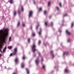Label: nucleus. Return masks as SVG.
Instances as JSON below:
<instances>
[{"mask_svg": "<svg viewBox=\"0 0 74 74\" xmlns=\"http://www.w3.org/2000/svg\"><path fill=\"white\" fill-rule=\"evenodd\" d=\"M8 29H5V32L2 30H0V51L2 52L1 50L3 47L1 44L3 43H5L6 37L8 34Z\"/></svg>", "mask_w": 74, "mask_h": 74, "instance_id": "1", "label": "nucleus"}, {"mask_svg": "<svg viewBox=\"0 0 74 74\" xmlns=\"http://www.w3.org/2000/svg\"><path fill=\"white\" fill-rule=\"evenodd\" d=\"M32 48L33 52H35L36 51H37V49H36V47H37V46L36 45V44L35 43L33 44L31 46Z\"/></svg>", "mask_w": 74, "mask_h": 74, "instance_id": "2", "label": "nucleus"}, {"mask_svg": "<svg viewBox=\"0 0 74 74\" xmlns=\"http://www.w3.org/2000/svg\"><path fill=\"white\" fill-rule=\"evenodd\" d=\"M14 52L12 54L11 53L10 54V56H12V55H15L16 54V53L17 52V48H15L14 49Z\"/></svg>", "mask_w": 74, "mask_h": 74, "instance_id": "3", "label": "nucleus"}, {"mask_svg": "<svg viewBox=\"0 0 74 74\" xmlns=\"http://www.w3.org/2000/svg\"><path fill=\"white\" fill-rule=\"evenodd\" d=\"M39 62L40 60H39V57H37V59H36L35 61L36 63L37 66H38V65Z\"/></svg>", "mask_w": 74, "mask_h": 74, "instance_id": "4", "label": "nucleus"}, {"mask_svg": "<svg viewBox=\"0 0 74 74\" xmlns=\"http://www.w3.org/2000/svg\"><path fill=\"white\" fill-rule=\"evenodd\" d=\"M53 51H51L50 53L51 55V56H52L53 58H55V55L53 54Z\"/></svg>", "mask_w": 74, "mask_h": 74, "instance_id": "5", "label": "nucleus"}, {"mask_svg": "<svg viewBox=\"0 0 74 74\" xmlns=\"http://www.w3.org/2000/svg\"><path fill=\"white\" fill-rule=\"evenodd\" d=\"M33 11H30L29 12V18H30L32 16V14H33Z\"/></svg>", "mask_w": 74, "mask_h": 74, "instance_id": "6", "label": "nucleus"}, {"mask_svg": "<svg viewBox=\"0 0 74 74\" xmlns=\"http://www.w3.org/2000/svg\"><path fill=\"white\" fill-rule=\"evenodd\" d=\"M66 33L67 34L69 35V36H70V34H71L70 33V32H69V31L68 30H66Z\"/></svg>", "mask_w": 74, "mask_h": 74, "instance_id": "7", "label": "nucleus"}, {"mask_svg": "<svg viewBox=\"0 0 74 74\" xmlns=\"http://www.w3.org/2000/svg\"><path fill=\"white\" fill-rule=\"evenodd\" d=\"M25 66V65L23 63H22L21 64V66L22 68H24V66Z\"/></svg>", "mask_w": 74, "mask_h": 74, "instance_id": "8", "label": "nucleus"}, {"mask_svg": "<svg viewBox=\"0 0 74 74\" xmlns=\"http://www.w3.org/2000/svg\"><path fill=\"white\" fill-rule=\"evenodd\" d=\"M18 59L17 58H16L15 60V62L16 63H18Z\"/></svg>", "mask_w": 74, "mask_h": 74, "instance_id": "9", "label": "nucleus"}, {"mask_svg": "<svg viewBox=\"0 0 74 74\" xmlns=\"http://www.w3.org/2000/svg\"><path fill=\"white\" fill-rule=\"evenodd\" d=\"M26 70L27 72V74H29V69L26 68Z\"/></svg>", "mask_w": 74, "mask_h": 74, "instance_id": "10", "label": "nucleus"}, {"mask_svg": "<svg viewBox=\"0 0 74 74\" xmlns=\"http://www.w3.org/2000/svg\"><path fill=\"white\" fill-rule=\"evenodd\" d=\"M10 4H13V3H14V1H13V0H10Z\"/></svg>", "mask_w": 74, "mask_h": 74, "instance_id": "11", "label": "nucleus"}, {"mask_svg": "<svg viewBox=\"0 0 74 74\" xmlns=\"http://www.w3.org/2000/svg\"><path fill=\"white\" fill-rule=\"evenodd\" d=\"M69 54V52H64V55H68Z\"/></svg>", "mask_w": 74, "mask_h": 74, "instance_id": "12", "label": "nucleus"}, {"mask_svg": "<svg viewBox=\"0 0 74 74\" xmlns=\"http://www.w3.org/2000/svg\"><path fill=\"white\" fill-rule=\"evenodd\" d=\"M6 49H7V47H5L3 50V52H5V50H6Z\"/></svg>", "mask_w": 74, "mask_h": 74, "instance_id": "13", "label": "nucleus"}, {"mask_svg": "<svg viewBox=\"0 0 74 74\" xmlns=\"http://www.w3.org/2000/svg\"><path fill=\"white\" fill-rule=\"evenodd\" d=\"M65 73H69V70L67 69H65Z\"/></svg>", "mask_w": 74, "mask_h": 74, "instance_id": "14", "label": "nucleus"}, {"mask_svg": "<svg viewBox=\"0 0 74 74\" xmlns=\"http://www.w3.org/2000/svg\"><path fill=\"white\" fill-rule=\"evenodd\" d=\"M44 14L45 15H47V12L46 10H45L44 11Z\"/></svg>", "mask_w": 74, "mask_h": 74, "instance_id": "15", "label": "nucleus"}, {"mask_svg": "<svg viewBox=\"0 0 74 74\" xmlns=\"http://www.w3.org/2000/svg\"><path fill=\"white\" fill-rule=\"evenodd\" d=\"M45 25L46 26H47V25H48V22H45Z\"/></svg>", "mask_w": 74, "mask_h": 74, "instance_id": "16", "label": "nucleus"}, {"mask_svg": "<svg viewBox=\"0 0 74 74\" xmlns=\"http://www.w3.org/2000/svg\"><path fill=\"white\" fill-rule=\"evenodd\" d=\"M16 12L15 11H14V16H16Z\"/></svg>", "mask_w": 74, "mask_h": 74, "instance_id": "17", "label": "nucleus"}, {"mask_svg": "<svg viewBox=\"0 0 74 74\" xmlns=\"http://www.w3.org/2000/svg\"><path fill=\"white\" fill-rule=\"evenodd\" d=\"M32 36H33V37H35V36H36V34H35V33H33L32 34Z\"/></svg>", "mask_w": 74, "mask_h": 74, "instance_id": "18", "label": "nucleus"}, {"mask_svg": "<svg viewBox=\"0 0 74 74\" xmlns=\"http://www.w3.org/2000/svg\"><path fill=\"white\" fill-rule=\"evenodd\" d=\"M40 31L39 33V35H40L41 34V29H40Z\"/></svg>", "mask_w": 74, "mask_h": 74, "instance_id": "19", "label": "nucleus"}, {"mask_svg": "<svg viewBox=\"0 0 74 74\" xmlns=\"http://www.w3.org/2000/svg\"><path fill=\"white\" fill-rule=\"evenodd\" d=\"M42 68L43 69H45V65H43Z\"/></svg>", "mask_w": 74, "mask_h": 74, "instance_id": "20", "label": "nucleus"}, {"mask_svg": "<svg viewBox=\"0 0 74 74\" xmlns=\"http://www.w3.org/2000/svg\"><path fill=\"white\" fill-rule=\"evenodd\" d=\"M28 42H30V38H28Z\"/></svg>", "mask_w": 74, "mask_h": 74, "instance_id": "21", "label": "nucleus"}, {"mask_svg": "<svg viewBox=\"0 0 74 74\" xmlns=\"http://www.w3.org/2000/svg\"><path fill=\"white\" fill-rule=\"evenodd\" d=\"M20 25V21H18V24H17V26H19V25Z\"/></svg>", "mask_w": 74, "mask_h": 74, "instance_id": "22", "label": "nucleus"}, {"mask_svg": "<svg viewBox=\"0 0 74 74\" xmlns=\"http://www.w3.org/2000/svg\"><path fill=\"white\" fill-rule=\"evenodd\" d=\"M25 59H26V57H25V56H23V60H25Z\"/></svg>", "mask_w": 74, "mask_h": 74, "instance_id": "23", "label": "nucleus"}, {"mask_svg": "<svg viewBox=\"0 0 74 74\" xmlns=\"http://www.w3.org/2000/svg\"><path fill=\"white\" fill-rule=\"evenodd\" d=\"M50 4H51V2L49 1L48 3V6H49V5H50Z\"/></svg>", "mask_w": 74, "mask_h": 74, "instance_id": "24", "label": "nucleus"}, {"mask_svg": "<svg viewBox=\"0 0 74 74\" xmlns=\"http://www.w3.org/2000/svg\"><path fill=\"white\" fill-rule=\"evenodd\" d=\"M74 26V23H72L71 24V27H73V26Z\"/></svg>", "mask_w": 74, "mask_h": 74, "instance_id": "25", "label": "nucleus"}, {"mask_svg": "<svg viewBox=\"0 0 74 74\" xmlns=\"http://www.w3.org/2000/svg\"><path fill=\"white\" fill-rule=\"evenodd\" d=\"M40 43H41V40H39V41L38 44L39 45H40Z\"/></svg>", "mask_w": 74, "mask_h": 74, "instance_id": "26", "label": "nucleus"}, {"mask_svg": "<svg viewBox=\"0 0 74 74\" xmlns=\"http://www.w3.org/2000/svg\"><path fill=\"white\" fill-rule=\"evenodd\" d=\"M21 10L22 11H23V8L22 6L21 7Z\"/></svg>", "mask_w": 74, "mask_h": 74, "instance_id": "27", "label": "nucleus"}, {"mask_svg": "<svg viewBox=\"0 0 74 74\" xmlns=\"http://www.w3.org/2000/svg\"><path fill=\"white\" fill-rule=\"evenodd\" d=\"M23 26L24 27H25V23H23Z\"/></svg>", "mask_w": 74, "mask_h": 74, "instance_id": "28", "label": "nucleus"}, {"mask_svg": "<svg viewBox=\"0 0 74 74\" xmlns=\"http://www.w3.org/2000/svg\"><path fill=\"white\" fill-rule=\"evenodd\" d=\"M67 14H64V15H63V17H64L65 16H67Z\"/></svg>", "mask_w": 74, "mask_h": 74, "instance_id": "29", "label": "nucleus"}, {"mask_svg": "<svg viewBox=\"0 0 74 74\" xmlns=\"http://www.w3.org/2000/svg\"><path fill=\"white\" fill-rule=\"evenodd\" d=\"M59 5L60 7H62V3H60L59 4Z\"/></svg>", "mask_w": 74, "mask_h": 74, "instance_id": "30", "label": "nucleus"}, {"mask_svg": "<svg viewBox=\"0 0 74 74\" xmlns=\"http://www.w3.org/2000/svg\"><path fill=\"white\" fill-rule=\"evenodd\" d=\"M39 11H42V8H40L39 9Z\"/></svg>", "mask_w": 74, "mask_h": 74, "instance_id": "31", "label": "nucleus"}, {"mask_svg": "<svg viewBox=\"0 0 74 74\" xmlns=\"http://www.w3.org/2000/svg\"><path fill=\"white\" fill-rule=\"evenodd\" d=\"M18 15H20V14H21V12H20V11H18Z\"/></svg>", "mask_w": 74, "mask_h": 74, "instance_id": "32", "label": "nucleus"}, {"mask_svg": "<svg viewBox=\"0 0 74 74\" xmlns=\"http://www.w3.org/2000/svg\"><path fill=\"white\" fill-rule=\"evenodd\" d=\"M51 26H53V23L52 22L51 23Z\"/></svg>", "mask_w": 74, "mask_h": 74, "instance_id": "33", "label": "nucleus"}, {"mask_svg": "<svg viewBox=\"0 0 74 74\" xmlns=\"http://www.w3.org/2000/svg\"><path fill=\"white\" fill-rule=\"evenodd\" d=\"M38 27L37 26H36V30H38Z\"/></svg>", "mask_w": 74, "mask_h": 74, "instance_id": "34", "label": "nucleus"}, {"mask_svg": "<svg viewBox=\"0 0 74 74\" xmlns=\"http://www.w3.org/2000/svg\"><path fill=\"white\" fill-rule=\"evenodd\" d=\"M12 46H10V49H11V48H12Z\"/></svg>", "mask_w": 74, "mask_h": 74, "instance_id": "35", "label": "nucleus"}, {"mask_svg": "<svg viewBox=\"0 0 74 74\" xmlns=\"http://www.w3.org/2000/svg\"><path fill=\"white\" fill-rule=\"evenodd\" d=\"M57 8V9L58 10H59V8L58 7H57V8Z\"/></svg>", "mask_w": 74, "mask_h": 74, "instance_id": "36", "label": "nucleus"}, {"mask_svg": "<svg viewBox=\"0 0 74 74\" xmlns=\"http://www.w3.org/2000/svg\"><path fill=\"white\" fill-rule=\"evenodd\" d=\"M41 58H42L41 60H42V62H43V58H42V57H41Z\"/></svg>", "mask_w": 74, "mask_h": 74, "instance_id": "37", "label": "nucleus"}, {"mask_svg": "<svg viewBox=\"0 0 74 74\" xmlns=\"http://www.w3.org/2000/svg\"><path fill=\"white\" fill-rule=\"evenodd\" d=\"M70 42V39H69L68 40V42Z\"/></svg>", "mask_w": 74, "mask_h": 74, "instance_id": "38", "label": "nucleus"}, {"mask_svg": "<svg viewBox=\"0 0 74 74\" xmlns=\"http://www.w3.org/2000/svg\"><path fill=\"white\" fill-rule=\"evenodd\" d=\"M11 37H10V41H11Z\"/></svg>", "mask_w": 74, "mask_h": 74, "instance_id": "39", "label": "nucleus"}, {"mask_svg": "<svg viewBox=\"0 0 74 74\" xmlns=\"http://www.w3.org/2000/svg\"><path fill=\"white\" fill-rule=\"evenodd\" d=\"M39 56H41V54L40 53H39Z\"/></svg>", "mask_w": 74, "mask_h": 74, "instance_id": "40", "label": "nucleus"}, {"mask_svg": "<svg viewBox=\"0 0 74 74\" xmlns=\"http://www.w3.org/2000/svg\"><path fill=\"white\" fill-rule=\"evenodd\" d=\"M13 74H18L16 73H13Z\"/></svg>", "mask_w": 74, "mask_h": 74, "instance_id": "41", "label": "nucleus"}, {"mask_svg": "<svg viewBox=\"0 0 74 74\" xmlns=\"http://www.w3.org/2000/svg\"><path fill=\"white\" fill-rule=\"evenodd\" d=\"M49 18H50V19H51V16H49Z\"/></svg>", "mask_w": 74, "mask_h": 74, "instance_id": "42", "label": "nucleus"}, {"mask_svg": "<svg viewBox=\"0 0 74 74\" xmlns=\"http://www.w3.org/2000/svg\"><path fill=\"white\" fill-rule=\"evenodd\" d=\"M8 49H10V46H8Z\"/></svg>", "mask_w": 74, "mask_h": 74, "instance_id": "43", "label": "nucleus"}, {"mask_svg": "<svg viewBox=\"0 0 74 74\" xmlns=\"http://www.w3.org/2000/svg\"><path fill=\"white\" fill-rule=\"evenodd\" d=\"M40 26V25H39V24H38L37 26H38H38Z\"/></svg>", "mask_w": 74, "mask_h": 74, "instance_id": "44", "label": "nucleus"}, {"mask_svg": "<svg viewBox=\"0 0 74 74\" xmlns=\"http://www.w3.org/2000/svg\"><path fill=\"white\" fill-rule=\"evenodd\" d=\"M36 55H34V57H36Z\"/></svg>", "mask_w": 74, "mask_h": 74, "instance_id": "45", "label": "nucleus"}, {"mask_svg": "<svg viewBox=\"0 0 74 74\" xmlns=\"http://www.w3.org/2000/svg\"><path fill=\"white\" fill-rule=\"evenodd\" d=\"M34 4H35V1H34Z\"/></svg>", "mask_w": 74, "mask_h": 74, "instance_id": "46", "label": "nucleus"}, {"mask_svg": "<svg viewBox=\"0 0 74 74\" xmlns=\"http://www.w3.org/2000/svg\"><path fill=\"white\" fill-rule=\"evenodd\" d=\"M1 54H0V57H1Z\"/></svg>", "mask_w": 74, "mask_h": 74, "instance_id": "47", "label": "nucleus"}, {"mask_svg": "<svg viewBox=\"0 0 74 74\" xmlns=\"http://www.w3.org/2000/svg\"><path fill=\"white\" fill-rule=\"evenodd\" d=\"M9 41H10V38H9Z\"/></svg>", "mask_w": 74, "mask_h": 74, "instance_id": "48", "label": "nucleus"}, {"mask_svg": "<svg viewBox=\"0 0 74 74\" xmlns=\"http://www.w3.org/2000/svg\"><path fill=\"white\" fill-rule=\"evenodd\" d=\"M3 18H4V17H3Z\"/></svg>", "mask_w": 74, "mask_h": 74, "instance_id": "49", "label": "nucleus"}]
</instances>
